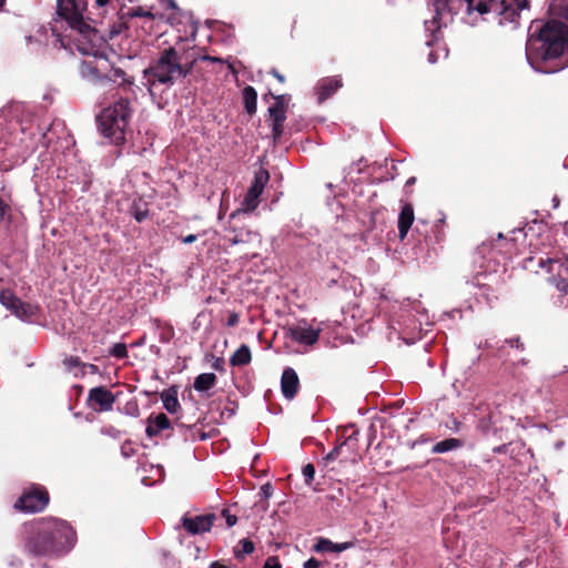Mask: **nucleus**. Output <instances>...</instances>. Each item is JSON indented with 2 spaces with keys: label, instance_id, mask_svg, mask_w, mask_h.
Wrapping results in <instances>:
<instances>
[{
  "label": "nucleus",
  "instance_id": "obj_7",
  "mask_svg": "<svg viewBox=\"0 0 568 568\" xmlns=\"http://www.w3.org/2000/svg\"><path fill=\"white\" fill-rule=\"evenodd\" d=\"M528 0H493L487 4L486 14L495 13L498 24H513L516 28L519 24L520 11L527 9Z\"/></svg>",
  "mask_w": 568,
  "mask_h": 568
},
{
  "label": "nucleus",
  "instance_id": "obj_21",
  "mask_svg": "<svg viewBox=\"0 0 568 568\" xmlns=\"http://www.w3.org/2000/svg\"><path fill=\"white\" fill-rule=\"evenodd\" d=\"M161 398H162L164 408L170 414H175L181 408V405L178 399V392L175 388H169L168 390H164L161 394Z\"/></svg>",
  "mask_w": 568,
  "mask_h": 568
},
{
  "label": "nucleus",
  "instance_id": "obj_37",
  "mask_svg": "<svg viewBox=\"0 0 568 568\" xmlns=\"http://www.w3.org/2000/svg\"><path fill=\"white\" fill-rule=\"evenodd\" d=\"M302 474L304 476V480L306 485H311L314 476H315V467L313 464L308 463L302 468Z\"/></svg>",
  "mask_w": 568,
  "mask_h": 568
},
{
  "label": "nucleus",
  "instance_id": "obj_25",
  "mask_svg": "<svg viewBox=\"0 0 568 568\" xmlns=\"http://www.w3.org/2000/svg\"><path fill=\"white\" fill-rule=\"evenodd\" d=\"M463 446V442L458 438H447L436 443L432 447V453L434 454H444L453 449L460 448Z\"/></svg>",
  "mask_w": 568,
  "mask_h": 568
},
{
  "label": "nucleus",
  "instance_id": "obj_41",
  "mask_svg": "<svg viewBox=\"0 0 568 568\" xmlns=\"http://www.w3.org/2000/svg\"><path fill=\"white\" fill-rule=\"evenodd\" d=\"M222 517L225 518L226 525L233 527L237 523V517L230 513L229 509L224 508L221 513Z\"/></svg>",
  "mask_w": 568,
  "mask_h": 568
},
{
  "label": "nucleus",
  "instance_id": "obj_58",
  "mask_svg": "<svg viewBox=\"0 0 568 568\" xmlns=\"http://www.w3.org/2000/svg\"><path fill=\"white\" fill-rule=\"evenodd\" d=\"M165 8H169V9H174L176 8L174 1L170 0L165 3Z\"/></svg>",
  "mask_w": 568,
  "mask_h": 568
},
{
  "label": "nucleus",
  "instance_id": "obj_23",
  "mask_svg": "<svg viewBox=\"0 0 568 568\" xmlns=\"http://www.w3.org/2000/svg\"><path fill=\"white\" fill-rule=\"evenodd\" d=\"M217 382L216 375L213 373H202L195 377L193 387L197 392H206L215 386Z\"/></svg>",
  "mask_w": 568,
  "mask_h": 568
},
{
  "label": "nucleus",
  "instance_id": "obj_4",
  "mask_svg": "<svg viewBox=\"0 0 568 568\" xmlns=\"http://www.w3.org/2000/svg\"><path fill=\"white\" fill-rule=\"evenodd\" d=\"M191 68H184L179 61L175 49L169 45L161 51V55L154 64L144 69V77H152L161 83H166L176 78L186 77Z\"/></svg>",
  "mask_w": 568,
  "mask_h": 568
},
{
  "label": "nucleus",
  "instance_id": "obj_12",
  "mask_svg": "<svg viewBox=\"0 0 568 568\" xmlns=\"http://www.w3.org/2000/svg\"><path fill=\"white\" fill-rule=\"evenodd\" d=\"M342 87L343 81L339 75L321 79L315 87L318 103L329 99Z\"/></svg>",
  "mask_w": 568,
  "mask_h": 568
},
{
  "label": "nucleus",
  "instance_id": "obj_55",
  "mask_svg": "<svg viewBox=\"0 0 568 568\" xmlns=\"http://www.w3.org/2000/svg\"><path fill=\"white\" fill-rule=\"evenodd\" d=\"M112 0H95V3L99 6V7H104L106 6L108 3H110Z\"/></svg>",
  "mask_w": 568,
  "mask_h": 568
},
{
  "label": "nucleus",
  "instance_id": "obj_40",
  "mask_svg": "<svg viewBox=\"0 0 568 568\" xmlns=\"http://www.w3.org/2000/svg\"><path fill=\"white\" fill-rule=\"evenodd\" d=\"M10 206L0 197V224L10 217Z\"/></svg>",
  "mask_w": 568,
  "mask_h": 568
},
{
  "label": "nucleus",
  "instance_id": "obj_26",
  "mask_svg": "<svg viewBox=\"0 0 568 568\" xmlns=\"http://www.w3.org/2000/svg\"><path fill=\"white\" fill-rule=\"evenodd\" d=\"M121 19L125 28L132 27V20L142 17V6L136 7H122L120 10Z\"/></svg>",
  "mask_w": 568,
  "mask_h": 568
},
{
  "label": "nucleus",
  "instance_id": "obj_2",
  "mask_svg": "<svg viewBox=\"0 0 568 568\" xmlns=\"http://www.w3.org/2000/svg\"><path fill=\"white\" fill-rule=\"evenodd\" d=\"M23 534L24 550L33 557L63 556L77 541L73 527L51 516L24 523Z\"/></svg>",
  "mask_w": 568,
  "mask_h": 568
},
{
  "label": "nucleus",
  "instance_id": "obj_13",
  "mask_svg": "<svg viewBox=\"0 0 568 568\" xmlns=\"http://www.w3.org/2000/svg\"><path fill=\"white\" fill-rule=\"evenodd\" d=\"M281 390L283 396L291 400L300 390V378L292 367L284 368L281 377Z\"/></svg>",
  "mask_w": 568,
  "mask_h": 568
},
{
  "label": "nucleus",
  "instance_id": "obj_39",
  "mask_svg": "<svg viewBox=\"0 0 568 568\" xmlns=\"http://www.w3.org/2000/svg\"><path fill=\"white\" fill-rule=\"evenodd\" d=\"M63 363L70 371L74 367H82L85 365V363L81 362L77 356H69L63 361Z\"/></svg>",
  "mask_w": 568,
  "mask_h": 568
},
{
  "label": "nucleus",
  "instance_id": "obj_49",
  "mask_svg": "<svg viewBox=\"0 0 568 568\" xmlns=\"http://www.w3.org/2000/svg\"><path fill=\"white\" fill-rule=\"evenodd\" d=\"M275 79H277V81L280 83H284L285 82V77L280 73L276 69H272L271 72H270Z\"/></svg>",
  "mask_w": 568,
  "mask_h": 568
},
{
  "label": "nucleus",
  "instance_id": "obj_52",
  "mask_svg": "<svg viewBox=\"0 0 568 568\" xmlns=\"http://www.w3.org/2000/svg\"><path fill=\"white\" fill-rule=\"evenodd\" d=\"M134 217L138 222H142V211L139 210V207L136 206V204L134 203Z\"/></svg>",
  "mask_w": 568,
  "mask_h": 568
},
{
  "label": "nucleus",
  "instance_id": "obj_33",
  "mask_svg": "<svg viewBox=\"0 0 568 568\" xmlns=\"http://www.w3.org/2000/svg\"><path fill=\"white\" fill-rule=\"evenodd\" d=\"M271 120H272V135H273V140L276 142L283 135L284 122H285L286 118L277 116V118H271Z\"/></svg>",
  "mask_w": 568,
  "mask_h": 568
},
{
  "label": "nucleus",
  "instance_id": "obj_44",
  "mask_svg": "<svg viewBox=\"0 0 568 568\" xmlns=\"http://www.w3.org/2000/svg\"><path fill=\"white\" fill-rule=\"evenodd\" d=\"M493 0H477V13L480 16L486 14L487 4H489Z\"/></svg>",
  "mask_w": 568,
  "mask_h": 568
},
{
  "label": "nucleus",
  "instance_id": "obj_14",
  "mask_svg": "<svg viewBox=\"0 0 568 568\" xmlns=\"http://www.w3.org/2000/svg\"><path fill=\"white\" fill-rule=\"evenodd\" d=\"M290 337L304 345H313L318 341L320 334L322 332L321 328H312V327H302V326H293L290 327Z\"/></svg>",
  "mask_w": 568,
  "mask_h": 568
},
{
  "label": "nucleus",
  "instance_id": "obj_46",
  "mask_svg": "<svg viewBox=\"0 0 568 568\" xmlns=\"http://www.w3.org/2000/svg\"><path fill=\"white\" fill-rule=\"evenodd\" d=\"M212 367L217 372H224V358L215 357Z\"/></svg>",
  "mask_w": 568,
  "mask_h": 568
},
{
  "label": "nucleus",
  "instance_id": "obj_62",
  "mask_svg": "<svg viewBox=\"0 0 568 568\" xmlns=\"http://www.w3.org/2000/svg\"><path fill=\"white\" fill-rule=\"evenodd\" d=\"M419 224H425V222L423 220H418V224L415 229L417 232H419Z\"/></svg>",
  "mask_w": 568,
  "mask_h": 568
},
{
  "label": "nucleus",
  "instance_id": "obj_18",
  "mask_svg": "<svg viewBox=\"0 0 568 568\" xmlns=\"http://www.w3.org/2000/svg\"><path fill=\"white\" fill-rule=\"evenodd\" d=\"M39 312V307L36 304L23 302L20 298L16 302L13 314L21 320H30L34 317Z\"/></svg>",
  "mask_w": 568,
  "mask_h": 568
},
{
  "label": "nucleus",
  "instance_id": "obj_51",
  "mask_svg": "<svg viewBox=\"0 0 568 568\" xmlns=\"http://www.w3.org/2000/svg\"><path fill=\"white\" fill-rule=\"evenodd\" d=\"M82 367L88 368L91 374L99 373V367L95 364H87L85 363V365H83Z\"/></svg>",
  "mask_w": 568,
  "mask_h": 568
},
{
  "label": "nucleus",
  "instance_id": "obj_29",
  "mask_svg": "<svg viewBox=\"0 0 568 568\" xmlns=\"http://www.w3.org/2000/svg\"><path fill=\"white\" fill-rule=\"evenodd\" d=\"M549 11L568 20V0H551Z\"/></svg>",
  "mask_w": 568,
  "mask_h": 568
},
{
  "label": "nucleus",
  "instance_id": "obj_56",
  "mask_svg": "<svg viewBox=\"0 0 568 568\" xmlns=\"http://www.w3.org/2000/svg\"><path fill=\"white\" fill-rule=\"evenodd\" d=\"M416 183V178L415 176H410L407 181H406V186H410V185H414Z\"/></svg>",
  "mask_w": 568,
  "mask_h": 568
},
{
  "label": "nucleus",
  "instance_id": "obj_34",
  "mask_svg": "<svg viewBox=\"0 0 568 568\" xmlns=\"http://www.w3.org/2000/svg\"><path fill=\"white\" fill-rule=\"evenodd\" d=\"M143 17H144V27L149 22L152 23L155 20V18H159L160 21H163L164 26H166V23L170 20V18L169 17L165 18L163 13L153 12L152 8H150V10H144Z\"/></svg>",
  "mask_w": 568,
  "mask_h": 568
},
{
  "label": "nucleus",
  "instance_id": "obj_61",
  "mask_svg": "<svg viewBox=\"0 0 568 568\" xmlns=\"http://www.w3.org/2000/svg\"><path fill=\"white\" fill-rule=\"evenodd\" d=\"M504 448H505L504 446H499V447L494 448V452L495 453H503Z\"/></svg>",
  "mask_w": 568,
  "mask_h": 568
},
{
  "label": "nucleus",
  "instance_id": "obj_28",
  "mask_svg": "<svg viewBox=\"0 0 568 568\" xmlns=\"http://www.w3.org/2000/svg\"><path fill=\"white\" fill-rule=\"evenodd\" d=\"M261 195L262 194H260L257 192L253 193V191L247 190V193L242 202L243 211L244 212L254 211L258 206Z\"/></svg>",
  "mask_w": 568,
  "mask_h": 568
},
{
  "label": "nucleus",
  "instance_id": "obj_31",
  "mask_svg": "<svg viewBox=\"0 0 568 568\" xmlns=\"http://www.w3.org/2000/svg\"><path fill=\"white\" fill-rule=\"evenodd\" d=\"M18 297L9 290H4L0 293V302L8 310L13 312L16 307V302H18Z\"/></svg>",
  "mask_w": 568,
  "mask_h": 568
},
{
  "label": "nucleus",
  "instance_id": "obj_8",
  "mask_svg": "<svg viewBox=\"0 0 568 568\" xmlns=\"http://www.w3.org/2000/svg\"><path fill=\"white\" fill-rule=\"evenodd\" d=\"M433 7L435 16L430 23L439 29V20L444 12H448L452 16H456L462 11H465L467 16H471L477 12V0H433Z\"/></svg>",
  "mask_w": 568,
  "mask_h": 568
},
{
  "label": "nucleus",
  "instance_id": "obj_3",
  "mask_svg": "<svg viewBox=\"0 0 568 568\" xmlns=\"http://www.w3.org/2000/svg\"><path fill=\"white\" fill-rule=\"evenodd\" d=\"M131 116L130 102L120 99L113 105L104 108L97 116L98 130L112 143L120 144L125 140V129Z\"/></svg>",
  "mask_w": 568,
  "mask_h": 568
},
{
  "label": "nucleus",
  "instance_id": "obj_15",
  "mask_svg": "<svg viewBox=\"0 0 568 568\" xmlns=\"http://www.w3.org/2000/svg\"><path fill=\"white\" fill-rule=\"evenodd\" d=\"M414 221V207L410 203H405L402 206L397 222L398 235L402 241L407 236Z\"/></svg>",
  "mask_w": 568,
  "mask_h": 568
},
{
  "label": "nucleus",
  "instance_id": "obj_5",
  "mask_svg": "<svg viewBox=\"0 0 568 568\" xmlns=\"http://www.w3.org/2000/svg\"><path fill=\"white\" fill-rule=\"evenodd\" d=\"M50 503L48 489L40 484H30L23 488L20 497L14 501L13 509L24 514L43 511Z\"/></svg>",
  "mask_w": 568,
  "mask_h": 568
},
{
  "label": "nucleus",
  "instance_id": "obj_30",
  "mask_svg": "<svg viewBox=\"0 0 568 568\" xmlns=\"http://www.w3.org/2000/svg\"><path fill=\"white\" fill-rule=\"evenodd\" d=\"M232 233H233V235L229 236V242L232 245H236L240 243H248V242H251L252 236L254 235V233L250 230H240V231L232 230Z\"/></svg>",
  "mask_w": 568,
  "mask_h": 568
},
{
  "label": "nucleus",
  "instance_id": "obj_10",
  "mask_svg": "<svg viewBox=\"0 0 568 568\" xmlns=\"http://www.w3.org/2000/svg\"><path fill=\"white\" fill-rule=\"evenodd\" d=\"M216 519L213 513L196 516L185 514L181 518V526L189 535H202L211 530Z\"/></svg>",
  "mask_w": 568,
  "mask_h": 568
},
{
  "label": "nucleus",
  "instance_id": "obj_1",
  "mask_svg": "<svg viewBox=\"0 0 568 568\" xmlns=\"http://www.w3.org/2000/svg\"><path fill=\"white\" fill-rule=\"evenodd\" d=\"M568 26L559 20H534L528 29L526 58L531 68L551 74L568 67Z\"/></svg>",
  "mask_w": 568,
  "mask_h": 568
},
{
  "label": "nucleus",
  "instance_id": "obj_50",
  "mask_svg": "<svg viewBox=\"0 0 568 568\" xmlns=\"http://www.w3.org/2000/svg\"><path fill=\"white\" fill-rule=\"evenodd\" d=\"M165 36H166V30H162V31H160L159 36L156 37V42H158L159 48L161 47V44L168 43L166 40L161 41L162 39L165 38Z\"/></svg>",
  "mask_w": 568,
  "mask_h": 568
},
{
  "label": "nucleus",
  "instance_id": "obj_48",
  "mask_svg": "<svg viewBox=\"0 0 568 568\" xmlns=\"http://www.w3.org/2000/svg\"><path fill=\"white\" fill-rule=\"evenodd\" d=\"M239 323V315L236 313H231L229 318H227V326L229 327H233L235 325H237Z\"/></svg>",
  "mask_w": 568,
  "mask_h": 568
},
{
  "label": "nucleus",
  "instance_id": "obj_27",
  "mask_svg": "<svg viewBox=\"0 0 568 568\" xmlns=\"http://www.w3.org/2000/svg\"><path fill=\"white\" fill-rule=\"evenodd\" d=\"M254 549V542L247 538H243L234 547V556L237 559H243L246 555H251Z\"/></svg>",
  "mask_w": 568,
  "mask_h": 568
},
{
  "label": "nucleus",
  "instance_id": "obj_57",
  "mask_svg": "<svg viewBox=\"0 0 568 568\" xmlns=\"http://www.w3.org/2000/svg\"><path fill=\"white\" fill-rule=\"evenodd\" d=\"M262 489H263V491H264V494H265L266 496H268V495H270V490H271V486H270V484L264 485V486L262 487Z\"/></svg>",
  "mask_w": 568,
  "mask_h": 568
},
{
  "label": "nucleus",
  "instance_id": "obj_36",
  "mask_svg": "<svg viewBox=\"0 0 568 568\" xmlns=\"http://www.w3.org/2000/svg\"><path fill=\"white\" fill-rule=\"evenodd\" d=\"M123 412L126 414V415H130V416H139L140 414V409H139V403H138V399L136 398H132V399H129L124 405H123Z\"/></svg>",
  "mask_w": 568,
  "mask_h": 568
},
{
  "label": "nucleus",
  "instance_id": "obj_60",
  "mask_svg": "<svg viewBox=\"0 0 568 568\" xmlns=\"http://www.w3.org/2000/svg\"><path fill=\"white\" fill-rule=\"evenodd\" d=\"M143 483H144V486H145V485H152V484H153V480H151L149 477H145V476H144Z\"/></svg>",
  "mask_w": 568,
  "mask_h": 568
},
{
  "label": "nucleus",
  "instance_id": "obj_17",
  "mask_svg": "<svg viewBox=\"0 0 568 568\" xmlns=\"http://www.w3.org/2000/svg\"><path fill=\"white\" fill-rule=\"evenodd\" d=\"M354 541H345V542H333L332 540L320 537L313 546V550L316 552H326V551H334V552H342L344 550H347L352 547H354Z\"/></svg>",
  "mask_w": 568,
  "mask_h": 568
},
{
  "label": "nucleus",
  "instance_id": "obj_35",
  "mask_svg": "<svg viewBox=\"0 0 568 568\" xmlns=\"http://www.w3.org/2000/svg\"><path fill=\"white\" fill-rule=\"evenodd\" d=\"M139 450V444L126 440L121 446V453L125 458L132 457L138 454Z\"/></svg>",
  "mask_w": 568,
  "mask_h": 568
},
{
  "label": "nucleus",
  "instance_id": "obj_43",
  "mask_svg": "<svg viewBox=\"0 0 568 568\" xmlns=\"http://www.w3.org/2000/svg\"><path fill=\"white\" fill-rule=\"evenodd\" d=\"M263 568H282V565L278 557L271 556L265 560Z\"/></svg>",
  "mask_w": 568,
  "mask_h": 568
},
{
  "label": "nucleus",
  "instance_id": "obj_20",
  "mask_svg": "<svg viewBox=\"0 0 568 568\" xmlns=\"http://www.w3.org/2000/svg\"><path fill=\"white\" fill-rule=\"evenodd\" d=\"M268 94L275 100L274 104L268 108L270 118H286L287 95H275L272 92Z\"/></svg>",
  "mask_w": 568,
  "mask_h": 568
},
{
  "label": "nucleus",
  "instance_id": "obj_54",
  "mask_svg": "<svg viewBox=\"0 0 568 568\" xmlns=\"http://www.w3.org/2000/svg\"><path fill=\"white\" fill-rule=\"evenodd\" d=\"M210 568H230V567L225 566L224 564H221L220 561H213L210 565Z\"/></svg>",
  "mask_w": 568,
  "mask_h": 568
},
{
  "label": "nucleus",
  "instance_id": "obj_6",
  "mask_svg": "<svg viewBox=\"0 0 568 568\" xmlns=\"http://www.w3.org/2000/svg\"><path fill=\"white\" fill-rule=\"evenodd\" d=\"M85 9V0H58L59 16L62 17L72 29L78 30L84 37H89L93 29L84 20L83 12Z\"/></svg>",
  "mask_w": 568,
  "mask_h": 568
},
{
  "label": "nucleus",
  "instance_id": "obj_11",
  "mask_svg": "<svg viewBox=\"0 0 568 568\" xmlns=\"http://www.w3.org/2000/svg\"><path fill=\"white\" fill-rule=\"evenodd\" d=\"M88 402L94 410L108 412L112 409L115 396L106 387L99 386L90 389Z\"/></svg>",
  "mask_w": 568,
  "mask_h": 568
},
{
  "label": "nucleus",
  "instance_id": "obj_64",
  "mask_svg": "<svg viewBox=\"0 0 568 568\" xmlns=\"http://www.w3.org/2000/svg\"><path fill=\"white\" fill-rule=\"evenodd\" d=\"M203 59H204V60H213V59H212L211 57H209V55L203 57Z\"/></svg>",
  "mask_w": 568,
  "mask_h": 568
},
{
  "label": "nucleus",
  "instance_id": "obj_42",
  "mask_svg": "<svg viewBox=\"0 0 568 568\" xmlns=\"http://www.w3.org/2000/svg\"><path fill=\"white\" fill-rule=\"evenodd\" d=\"M345 444H346V442H343L341 445H338V446L334 447V448H333V449H332V450H331V452H329V453L324 457V459H325L326 462H333V460H335V459L339 456V454H341L342 446H343V445H345Z\"/></svg>",
  "mask_w": 568,
  "mask_h": 568
},
{
  "label": "nucleus",
  "instance_id": "obj_53",
  "mask_svg": "<svg viewBox=\"0 0 568 568\" xmlns=\"http://www.w3.org/2000/svg\"><path fill=\"white\" fill-rule=\"evenodd\" d=\"M182 241L185 244H191L196 241V235H194V234L186 235L185 237H183Z\"/></svg>",
  "mask_w": 568,
  "mask_h": 568
},
{
  "label": "nucleus",
  "instance_id": "obj_32",
  "mask_svg": "<svg viewBox=\"0 0 568 568\" xmlns=\"http://www.w3.org/2000/svg\"><path fill=\"white\" fill-rule=\"evenodd\" d=\"M110 79L114 82H119V84H133V78L128 77L125 71H123L120 68L112 69V74L110 75Z\"/></svg>",
  "mask_w": 568,
  "mask_h": 568
},
{
  "label": "nucleus",
  "instance_id": "obj_47",
  "mask_svg": "<svg viewBox=\"0 0 568 568\" xmlns=\"http://www.w3.org/2000/svg\"><path fill=\"white\" fill-rule=\"evenodd\" d=\"M511 347H516L518 349H524V344L523 342L520 341L519 337H515V338H510V339H507L506 341Z\"/></svg>",
  "mask_w": 568,
  "mask_h": 568
},
{
  "label": "nucleus",
  "instance_id": "obj_22",
  "mask_svg": "<svg viewBox=\"0 0 568 568\" xmlns=\"http://www.w3.org/2000/svg\"><path fill=\"white\" fill-rule=\"evenodd\" d=\"M242 97H243V103H244V109H245L246 113H248L250 115L255 114L256 113V101H257L256 90L251 85H246L242 91Z\"/></svg>",
  "mask_w": 568,
  "mask_h": 568
},
{
  "label": "nucleus",
  "instance_id": "obj_38",
  "mask_svg": "<svg viewBox=\"0 0 568 568\" xmlns=\"http://www.w3.org/2000/svg\"><path fill=\"white\" fill-rule=\"evenodd\" d=\"M126 346L124 344H115L111 351H110V354L116 358H123L126 356Z\"/></svg>",
  "mask_w": 568,
  "mask_h": 568
},
{
  "label": "nucleus",
  "instance_id": "obj_45",
  "mask_svg": "<svg viewBox=\"0 0 568 568\" xmlns=\"http://www.w3.org/2000/svg\"><path fill=\"white\" fill-rule=\"evenodd\" d=\"M322 564L316 558L312 557L307 559L304 564V568H321Z\"/></svg>",
  "mask_w": 568,
  "mask_h": 568
},
{
  "label": "nucleus",
  "instance_id": "obj_16",
  "mask_svg": "<svg viewBox=\"0 0 568 568\" xmlns=\"http://www.w3.org/2000/svg\"><path fill=\"white\" fill-rule=\"evenodd\" d=\"M170 427L171 422L164 413H159L156 415L151 414L148 417V426L145 428V433L149 437H153L156 436L161 430L169 429Z\"/></svg>",
  "mask_w": 568,
  "mask_h": 568
},
{
  "label": "nucleus",
  "instance_id": "obj_19",
  "mask_svg": "<svg viewBox=\"0 0 568 568\" xmlns=\"http://www.w3.org/2000/svg\"><path fill=\"white\" fill-rule=\"evenodd\" d=\"M252 361L251 349L247 345L242 344L231 356L230 365L231 366H245L248 365Z\"/></svg>",
  "mask_w": 568,
  "mask_h": 568
},
{
  "label": "nucleus",
  "instance_id": "obj_59",
  "mask_svg": "<svg viewBox=\"0 0 568 568\" xmlns=\"http://www.w3.org/2000/svg\"><path fill=\"white\" fill-rule=\"evenodd\" d=\"M535 261V257H529V258H526L525 260V268H528L530 263H532Z\"/></svg>",
  "mask_w": 568,
  "mask_h": 568
},
{
  "label": "nucleus",
  "instance_id": "obj_24",
  "mask_svg": "<svg viewBox=\"0 0 568 568\" xmlns=\"http://www.w3.org/2000/svg\"><path fill=\"white\" fill-rule=\"evenodd\" d=\"M270 181V173L266 169L260 168L255 174L252 185L248 190L253 191V193L257 192L260 194L263 193L265 185Z\"/></svg>",
  "mask_w": 568,
  "mask_h": 568
},
{
  "label": "nucleus",
  "instance_id": "obj_63",
  "mask_svg": "<svg viewBox=\"0 0 568 568\" xmlns=\"http://www.w3.org/2000/svg\"><path fill=\"white\" fill-rule=\"evenodd\" d=\"M32 148H33V145H26V148L23 150V153L30 151Z\"/></svg>",
  "mask_w": 568,
  "mask_h": 568
},
{
  "label": "nucleus",
  "instance_id": "obj_9",
  "mask_svg": "<svg viewBox=\"0 0 568 568\" xmlns=\"http://www.w3.org/2000/svg\"><path fill=\"white\" fill-rule=\"evenodd\" d=\"M538 264L541 267H547V272L550 274L548 281L560 292L568 294V263L559 258L538 257Z\"/></svg>",
  "mask_w": 568,
  "mask_h": 568
}]
</instances>
